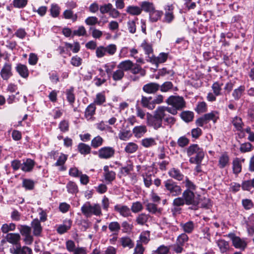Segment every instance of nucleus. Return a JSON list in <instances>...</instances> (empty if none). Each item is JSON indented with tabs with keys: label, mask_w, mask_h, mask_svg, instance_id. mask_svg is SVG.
I'll return each mask as SVG.
<instances>
[{
	"label": "nucleus",
	"mask_w": 254,
	"mask_h": 254,
	"mask_svg": "<svg viewBox=\"0 0 254 254\" xmlns=\"http://www.w3.org/2000/svg\"><path fill=\"white\" fill-rule=\"evenodd\" d=\"M82 214L86 218L91 217L92 215L101 216L102 215V209L100 205L98 203L92 204L90 202H86L81 207Z\"/></svg>",
	"instance_id": "f257e3e1"
},
{
	"label": "nucleus",
	"mask_w": 254,
	"mask_h": 254,
	"mask_svg": "<svg viewBox=\"0 0 254 254\" xmlns=\"http://www.w3.org/2000/svg\"><path fill=\"white\" fill-rule=\"evenodd\" d=\"M166 102L168 105L172 106V109L176 110H181L186 106V102L183 97L179 96H170L166 100Z\"/></svg>",
	"instance_id": "f03ea898"
},
{
	"label": "nucleus",
	"mask_w": 254,
	"mask_h": 254,
	"mask_svg": "<svg viewBox=\"0 0 254 254\" xmlns=\"http://www.w3.org/2000/svg\"><path fill=\"white\" fill-rule=\"evenodd\" d=\"M187 205H191L194 209H196L199 203V196L195 195L193 192L190 190H186L183 193Z\"/></svg>",
	"instance_id": "7ed1b4c3"
},
{
	"label": "nucleus",
	"mask_w": 254,
	"mask_h": 254,
	"mask_svg": "<svg viewBox=\"0 0 254 254\" xmlns=\"http://www.w3.org/2000/svg\"><path fill=\"white\" fill-rule=\"evenodd\" d=\"M165 189L168 191L170 195L172 196L179 195L182 193L181 186L171 179H168L164 182Z\"/></svg>",
	"instance_id": "20e7f679"
},
{
	"label": "nucleus",
	"mask_w": 254,
	"mask_h": 254,
	"mask_svg": "<svg viewBox=\"0 0 254 254\" xmlns=\"http://www.w3.org/2000/svg\"><path fill=\"white\" fill-rule=\"evenodd\" d=\"M65 247L67 251L73 254H87V250L85 247H76L75 242L68 240L65 242Z\"/></svg>",
	"instance_id": "39448f33"
},
{
	"label": "nucleus",
	"mask_w": 254,
	"mask_h": 254,
	"mask_svg": "<svg viewBox=\"0 0 254 254\" xmlns=\"http://www.w3.org/2000/svg\"><path fill=\"white\" fill-rule=\"evenodd\" d=\"M228 237L232 241L233 246L236 249L244 251L247 247L248 242L245 239L241 238L234 234H229Z\"/></svg>",
	"instance_id": "423d86ee"
},
{
	"label": "nucleus",
	"mask_w": 254,
	"mask_h": 254,
	"mask_svg": "<svg viewBox=\"0 0 254 254\" xmlns=\"http://www.w3.org/2000/svg\"><path fill=\"white\" fill-rule=\"evenodd\" d=\"M168 112L172 115H175L177 114L176 110L172 109V108L166 106H159L154 111V114L156 115L158 118L161 119L162 121L166 116V113Z\"/></svg>",
	"instance_id": "0eeeda50"
},
{
	"label": "nucleus",
	"mask_w": 254,
	"mask_h": 254,
	"mask_svg": "<svg viewBox=\"0 0 254 254\" xmlns=\"http://www.w3.org/2000/svg\"><path fill=\"white\" fill-rule=\"evenodd\" d=\"M115 150L112 147H101L98 151V156L100 159H108L114 156Z\"/></svg>",
	"instance_id": "6e6552de"
},
{
	"label": "nucleus",
	"mask_w": 254,
	"mask_h": 254,
	"mask_svg": "<svg viewBox=\"0 0 254 254\" xmlns=\"http://www.w3.org/2000/svg\"><path fill=\"white\" fill-rule=\"evenodd\" d=\"M149 170V167L143 166L141 172V175L143 178L144 184L148 188L152 184V174Z\"/></svg>",
	"instance_id": "1a4fd4ad"
},
{
	"label": "nucleus",
	"mask_w": 254,
	"mask_h": 254,
	"mask_svg": "<svg viewBox=\"0 0 254 254\" xmlns=\"http://www.w3.org/2000/svg\"><path fill=\"white\" fill-rule=\"evenodd\" d=\"M114 210L124 217H127L131 215L130 208L127 205L117 204L114 206Z\"/></svg>",
	"instance_id": "9d476101"
},
{
	"label": "nucleus",
	"mask_w": 254,
	"mask_h": 254,
	"mask_svg": "<svg viewBox=\"0 0 254 254\" xmlns=\"http://www.w3.org/2000/svg\"><path fill=\"white\" fill-rule=\"evenodd\" d=\"M12 66L9 63H6L2 67L0 74L3 80H8L12 75Z\"/></svg>",
	"instance_id": "9b49d317"
},
{
	"label": "nucleus",
	"mask_w": 254,
	"mask_h": 254,
	"mask_svg": "<svg viewBox=\"0 0 254 254\" xmlns=\"http://www.w3.org/2000/svg\"><path fill=\"white\" fill-rule=\"evenodd\" d=\"M168 57V54L167 53H161L157 57L152 55L150 60H148L147 61L153 64L158 65L165 63L167 61Z\"/></svg>",
	"instance_id": "f8f14e48"
},
{
	"label": "nucleus",
	"mask_w": 254,
	"mask_h": 254,
	"mask_svg": "<svg viewBox=\"0 0 254 254\" xmlns=\"http://www.w3.org/2000/svg\"><path fill=\"white\" fill-rule=\"evenodd\" d=\"M35 165V162L30 158L24 160L22 163L21 170L24 172H31Z\"/></svg>",
	"instance_id": "ddd939ff"
},
{
	"label": "nucleus",
	"mask_w": 254,
	"mask_h": 254,
	"mask_svg": "<svg viewBox=\"0 0 254 254\" xmlns=\"http://www.w3.org/2000/svg\"><path fill=\"white\" fill-rule=\"evenodd\" d=\"M68 158V155L61 153L57 162L55 164V166L56 167H59V170L60 171H64L66 169V167L64 164Z\"/></svg>",
	"instance_id": "4468645a"
},
{
	"label": "nucleus",
	"mask_w": 254,
	"mask_h": 254,
	"mask_svg": "<svg viewBox=\"0 0 254 254\" xmlns=\"http://www.w3.org/2000/svg\"><path fill=\"white\" fill-rule=\"evenodd\" d=\"M103 176L105 181L107 183H111L116 178V173L109 170V166L106 165L103 168Z\"/></svg>",
	"instance_id": "2eb2a0df"
},
{
	"label": "nucleus",
	"mask_w": 254,
	"mask_h": 254,
	"mask_svg": "<svg viewBox=\"0 0 254 254\" xmlns=\"http://www.w3.org/2000/svg\"><path fill=\"white\" fill-rule=\"evenodd\" d=\"M11 253L13 254H32V250L27 246L21 247L18 245L11 249Z\"/></svg>",
	"instance_id": "dca6fc26"
},
{
	"label": "nucleus",
	"mask_w": 254,
	"mask_h": 254,
	"mask_svg": "<svg viewBox=\"0 0 254 254\" xmlns=\"http://www.w3.org/2000/svg\"><path fill=\"white\" fill-rule=\"evenodd\" d=\"M96 109V106L93 103H91L86 107L84 112V117L87 121L93 120Z\"/></svg>",
	"instance_id": "f3484780"
},
{
	"label": "nucleus",
	"mask_w": 254,
	"mask_h": 254,
	"mask_svg": "<svg viewBox=\"0 0 254 254\" xmlns=\"http://www.w3.org/2000/svg\"><path fill=\"white\" fill-rule=\"evenodd\" d=\"M160 88V85L157 83L151 82L144 85L143 90L148 94H154Z\"/></svg>",
	"instance_id": "a211bd4d"
},
{
	"label": "nucleus",
	"mask_w": 254,
	"mask_h": 254,
	"mask_svg": "<svg viewBox=\"0 0 254 254\" xmlns=\"http://www.w3.org/2000/svg\"><path fill=\"white\" fill-rule=\"evenodd\" d=\"M162 120L158 118L154 114L153 116L148 119V125L153 127L155 129H157L162 127Z\"/></svg>",
	"instance_id": "6ab92c4d"
},
{
	"label": "nucleus",
	"mask_w": 254,
	"mask_h": 254,
	"mask_svg": "<svg viewBox=\"0 0 254 254\" xmlns=\"http://www.w3.org/2000/svg\"><path fill=\"white\" fill-rule=\"evenodd\" d=\"M72 221L70 219H65L63 223L60 225L57 228V231L60 234H63L69 230L71 227Z\"/></svg>",
	"instance_id": "aec40b11"
},
{
	"label": "nucleus",
	"mask_w": 254,
	"mask_h": 254,
	"mask_svg": "<svg viewBox=\"0 0 254 254\" xmlns=\"http://www.w3.org/2000/svg\"><path fill=\"white\" fill-rule=\"evenodd\" d=\"M140 47L143 49L148 60H150L151 56L154 55L152 45L147 42L145 40H144L141 43Z\"/></svg>",
	"instance_id": "412c9836"
},
{
	"label": "nucleus",
	"mask_w": 254,
	"mask_h": 254,
	"mask_svg": "<svg viewBox=\"0 0 254 254\" xmlns=\"http://www.w3.org/2000/svg\"><path fill=\"white\" fill-rule=\"evenodd\" d=\"M5 239L9 243L17 246L20 240V236L18 233H9L6 235Z\"/></svg>",
	"instance_id": "4be33fe9"
},
{
	"label": "nucleus",
	"mask_w": 254,
	"mask_h": 254,
	"mask_svg": "<svg viewBox=\"0 0 254 254\" xmlns=\"http://www.w3.org/2000/svg\"><path fill=\"white\" fill-rule=\"evenodd\" d=\"M168 175L170 177L179 181H182L184 177L180 170L175 168H171L168 172Z\"/></svg>",
	"instance_id": "5701e85b"
},
{
	"label": "nucleus",
	"mask_w": 254,
	"mask_h": 254,
	"mask_svg": "<svg viewBox=\"0 0 254 254\" xmlns=\"http://www.w3.org/2000/svg\"><path fill=\"white\" fill-rule=\"evenodd\" d=\"M246 87L244 85H241L235 89L232 92V96L235 100H239L245 94Z\"/></svg>",
	"instance_id": "b1692460"
},
{
	"label": "nucleus",
	"mask_w": 254,
	"mask_h": 254,
	"mask_svg": "<svg viewBox=\"0 0 254 254\" xmlns=\"http://www.w3.org/2000/svg\"><path fill=\"white\" fill-rule=\"evenodd\" d=\"M232 123L237 131L241 132L243 131L244 124L241 118L237 116L235 117L232 119Z\"/></svg>",
	"instance_id": "393cba45"
},
{
	"label": "nucleus",
	"mask_w": 254,
	"mask_h": 254,
	"mask_svg": "<svg viewBox=\"0 0 254 254\" xmlns=\"http://www.w3.org/2000/svg\"><path fill=\"white\" fill-rule=\"evenodd\" d=\"M140 6L134 5H129L126 8V11L127 13L132 16H138L141 13Z\"/></svg>",
	"instance_id": "a878e982"
},
{
	"label": "nucleus",
	"mask_w": 254,
	"mask_h": 254,
	"mask_svg": "<svg viewBox=\"0 0 254 254\" xmlns=\"http://www.w3.org/2000/svg\"><path fill=\"white\" fill-rule=\"evenodd\" d=\"M16 71L24 78H27L29 76V70L27 67L24 64H19L15 67Z\"/></svg>",
	"instance_id": "bb28decb"
},
{
	"label": "nucleus",
	"mask_w": 254,
	"mask_h": 254,
	"mask_svg": "<svg viewBox=\"0 0 254 254\" xmlns=\"http://www.w3.org/2000/svg\"><path fill=\"white\" fill-rule=\"evenodd\" d=\"M204 152L203 151L198 152V153L192 156L189 159V162L191 164H201L202 161L204 157Z\"/></svg>",
	"instance_id": "cd10ccee"
},
{
	"label": "nucleus",
	"mask_w": 254,
	"mask_h": 254,
	"mask_svg": "<svg viewBox=\"0 0 254 254\" xmlns=\"http://www.w3.org/2000/svg\"><path fill=\"white\" fill-rule=\"evenodd\" d=\"M118 136L121 140L127 141L132 136V132L129 128H124L121 129Z\"/></svg>",
	"instance_id": "c85d7f7f"
},
{
	"label": "nucleus",
	"mask_w": 254,
	"mask_h": 254,
	"mask_svg": "<svg viewBox=\"0 0 254 254\" xmlns=\"http://www.w3.org/2000/svg\"><path fill=\"white\" fill-rule=\"evenodd\" d=\"M31 227L34 235L37 236H39L42 230L40 221L38 219H34L31 223Z\"/></svg>",
	"instance_id": "c756f323"
},
{
	"label": "nucleus",
	"mask_w": 254,
	"mask_h": 254,
	"mask_svg": "<svg viewBox=\"0 0 254 254\" xmlns=\"http://www.w3.org/2000/svg\"><path fill=\"white\" fill-rule=\"evenodd\" d=\"M66 98L69 104L73 106L75 100V96L74 93V88L70 87L69 88L66 89L65 91Z\"/></svg>",
	"instance_id": "7c9ffc66"
},
{
	"label": "nucleus",
	"mask_w": 254,
	"mask_h": 254,
	"mask_svg": "<svg viewBox=\"0 0 254 254\" xmlns=\"http://www.w3.org/2000/svg\"><path fill=\"white\" fill-rule=\"evenodd\" d=\"M119 242L123 248H128L130 249L134 246L132 240L127 236H125L120 239Z\"/></svg>",
	"instance_id": "2f4dec72"
},
{
	"label": "nucleus",
	"mask_w": 254,
	"mask_h": 254,
	"mask_svg": "<svg viewBox=\"0 0 254 254\" xmlns=\"http://www.w3.org/2000/svg\"><path fill=\"white\" fill-rule=\"evenodd\" d=\"M140 8H142L141 12L143 10L149 13L155 9L154 4L148 1H143L140 3Z\"/></svg>",
	"instance_id": "473e14b6"
},
{
	"label": "nucleus",
	"mask_w": 254,
	"mask_h": 254,
	"mask_svg": "<svg viewBox=\"0 0 254 254\" xmlns=\"http://www.w3.org/2000/svg\"><path fill=\"white\" fill-rule=\"evenodd\" d=\"M147 131V128L145 126H139L135 127L132 130L135 137L140 138L142 137Z\"/></svg>",
	"instance_id": "72a5a7b5"
},
{
	"label": "nucleus",
	"mask_w": 254,
	"mask_h": 254,
	"mask_svg": "<svg viewBox=\"0 0 254 254\" xmlns=\"http://www.w3.org/2000/svg\"><path fill=\"white\" fill-rule=\"evenodd\" d=\"M204 115L207 123L212 121L213 123L215 124L219 119V113L217 111H212L210 113L204 114Z\"/></svg>",
	"instance_id": "f704fd0d"
},
{
	"label": "nucleus",
	"mask_w": 254,
	"mask_h": 254,
	"mask_svg": "<svg viewBox=\"0 0 254 254\" xmlns=\"http://www.w3.org/2000/svg\"><path fill=\"white\" fill-rule=\"evenodd\" d=\"M229 162V157L226 153L222 154L219 158L218 167L221 168H224L226 167Z\"/></svg>",
	"instance_id": "c9c22d12"
},
{
	"label": "nucleus",
	"mask_w": 254,
	"mask_h": 254,
	"mask_svg": "<svg viewBox=\"0 0 254 254\" xmlns=\"http://www.w3.org/2000/svg\"><path fill=\"white\" fill-rule=\"evenodd\" d=\"M216 244L221 253H226L229 249V243L224 240H218Z\"/></svg>",
	"instance_id": "e433bc0d"
},
{
	"label": "nucleus",
	"mask_w": 254,
	"mask_h": 254,
	"mask_svg": "<svg viewBox=\"0 0 254 254\" xmlns=\"http://www.w3.org/2000/svg\"><path fill=\"white\" fill-rule=\"evenodd\" d=\"M203 151V149L199 147L197 144H192L190 145L187 149V155L190 158L198 152Z\"/></svg>",
	"instance_id": "4c0bfd02"
},
{
	"label": "nucleus",
	"mask_w": 254,
	"mask_h": 254,
	"mask_svg": "<svg viewBox=\"0 0 254 254\" xmlns=\"http://www.w3.org/2000/svg\"><path fill=\"white\" fill-rule=\"evenodd\" d=\"M77 149L80 154L86 155L90 153L91 148L89 145L84 143H80L77 146Z\"/></svg>",
	"instance_id": "58836bf2"
},
{
	"label": "nucleus",
	"mask_w": 254,
	"mask_h": 254,
	"mask_svg": "<svg viewBox=\"0 0 254 254\" xmlns=\"http://www.w3.org/2000/svg\"><path fill=\"white\" fill-rule=\"evenodd\" d=\"M141 103L143 107L147 108L148 109L152 110L154 109V103L152 97H142Z\"/></svg>",
	"instance_id": "ea45409f"
},
{
	"label": "nucleus",
	"mask_w": 254,
	"mask_h": 254,
	"mask_svg": "<svg viewBox=\"0 0 254 254\" xmlns=\"http://www.w3.org/2000/svg\"><path fill=\"white\" fill-rule=\"evenodd\" d=\"M133 66V63L130 60H126L121 62L118 65V68L123 70V71L130 70L131 67Z\"/></svg>",
	"instance_id": "a19ab883"
},
{
	"label": "nucleus",
	"mask_w": 254,
	"mask_h": 254,
	"mask_svg": "<svg viewBox=\"0 0 254 254\" xmlns=\"http://www.w3.org/2000/svg\"><path fill=\"white\" fill-rule=\"evenodd\" d=\"M35 182L30 179H23L22 186L26 190H33L34 189Z\"/></svg>",
	"instance_id": "79ce46f5"
},
{
	"label": "nucleus",
	"mask_w": 254,
	"mask_h": 254,
	"mask_svg": "<svg viewBox=\"0 0 254 254\" xmlns=\"http://www.w3.org/2000/svg\"><path fill=\"white\" fill-rule=\"evenodd\" d=\"M180 226L185 232L189 234L192 233L194 228V224L191 221L185 223H181Z\"/></svg>",
	"instance_id": "37998d69"
},
{
	"label": "nucleus",
	"mask_w": 254,
	"mask_h": 254,
	"mask_svg": "<svg viewBox=\"0 0 254 254\" xmlns=\"http://www.w3.org/2000/svg\"><path fill=\"white\" fill-rule=\"evenodd\" d=\"M233 171L235 174H238L242 171L241 160L240 158H236L233 161Z\"/></svg>",
	"instance_id": "c03bdc74"
},
{
	"label": "nucleus",
	"mask_w": 254,
	"mask_h": 254,
	"mask_svg": "<svg viewBox=\"0 0 254 254\" xmlns=\"http://www.w3.org/2000/svg\"><path fill=\"white\" fill-rule=\"evenodd\" d=\"M133 169V166L132 163L128 161L127 165L125 167H122L120 169L121 173L124 176H128L131 175V171Z\"/></svg>",
	"instance_id": "a18cd8bd"
},
{
	"label": "nucleus",
	"mask_w": 254,
	"mask_h": 254,
	"mask_svg": "<svg viewBox=\"0 0 254 254\" xmlns=\"http://www.w3.org/2000/svg\"><path fill=\"white\" fill-rule=\"evenodd\" d=\"M95 127L97 129L100 131L108 130L110 132L112 133L114 132L112 127L107 125L103 121H101L99 123H96L95 124Z\"/></svg>",
	"instance_id": "49530a36"
},
{
	"label": "nucleus",
	"mask_w": 254,
	"mask_h": 254,
	"mask_svg": "<svg viewBox=\"0 0 254 254\" xmlns=\"http://www.w3.org/2000/svg\"><path fill=\"white\" fill-rule=\"evenodd\" d=\"M106 102V96L104 92H100L98 93L96 97L94 99V102L95 105H97L98 106H101L103 104Z\"/></svg>",
	"instance_id": "de8ad7c7"
},
{
	"label": "nucleus",
	"mask_w": 254,
	"mask_h": 254,
	"mask_svg": "<svg viewBox=\"0 0 254 254\" xmlns=\"http://www.w3.org/2000/svg\"><path fill=\"white\" fill-rule=\"evenodd\" d=\"M67 191L71 194H76L78 192V188L76 184L72 181H69L66 186Z\"/></svg>",
	"instance_id": "09e8293b"
},
{
	"label": "nucleus",
	"mask_w": 254,
	"mask_h": 254,
	"mask_svg": "<svg viewBox=\"0 0 254 254\" xmlns=\"http://www.w3.org/2000/svg\"><path fill=\"white\" fill-rule=\"evenodd\" d=\"M108 229L112 233L118 234L121 230V225L117 221H112L109 223Z\"/></svg>",
	"instance_id": "8fccbe9b"
},
{
	"label": "nucleus",
	"mask_w": 254,
	"mask_h": 254,
	"mask_svg": "<svg viewBox=\"0 0 254 254\" xmlns=\"http://www.w3.org/2000/svg\"><path fill=\"white\" fill-rule=\"evenodd\" d=\"M162 14L163 12L162 11L155 10V8L149 13V19L153 22H156L161 18Z\"/></svg>",
	"instance_id": "3c124183"
},
{
	"label": "nucleus",
	"mask_w": 254,
	"mask_h": 254,
	"mask_svg": "<svg viewBox=\"0 0 254 254\" xmlns=\"http://www.w3.org/2000/svg\"><path fill=\"white\" fill-rule=\"evenodd\" d=\"M223 85V83L219 81L214 82L211 86V88L214 94L217 96L220 95L221 94Z\"/></svg>",
	"instance_id": "603ef678"
},
{
	"label": "nucleus",
	"mask_w": 254,
	"mask_h": 254,
	"mask_svg": "<svg viewBox=\"0 0 254 254\" xmlns=\"http://www.w3.org/2000/svg\"><path fill=\"white\" fill-rule=\"evenodd\" d=\"M146 209L152 214H160L162 209L158 208L157 205L153 203H148L146 205Z\"/></svg>",
	"instance_id": "864d4df0"
},
{
	"label": "nucleus",
	"mask_w": 254,
	"mask_h": 254,
	"mask_svg": "<svg viewBox=\"0 0 254 254\" xmlns=\"http://www.w3.org/2000/svg\"><path fill=\"white\" fill-rule=\"evenodd\" d=\"M63 17L66 19H71L73 22L77 20V15L74 14L73 11L70 9H66L63 12Z\"/></svg>",
	"instance_id": "5fc2aeb1"
},
{
	"label": "nucleus",
	"mask_w": 254,
	"mask_h": 254,
	"mask_svg": "<svg viewBox=\"0 0 254 254\" xmlns=\"http://www.w3.org/2000/svg\"><path fill=\"white\" fill-rule=\"evenodd\" d=\"M104 142L103 138L100 135L94 137L91 142V146L93 148H97L102 145Z\"/></svg>",
	"instance_id": "6e6d98bb"
},
{
	"label": "nucleus",
	"mask_w": 254,
	"mask_h": 254,
	"mask_svg": "<svg viewBox=\"0 0 254 254\" xmlns=\"http://www.w3.org/2000/svg\"><path fill=\"white\" fill-rule=\"evenodd\" d=\"M181 117L183 121L188 123L192 121L194 114L192 112L189 111H184L181 113Z\"/></svg>",
	"instance_id": "4d7b16f0"
},
{
	"label": "nucleus",
	"mask_w": 254,
	"mask_h": 254,
	"mask_svg": "<svg viewBox=\"0 0 254 254\" xmlns=\"http://www.w3.org/2000/svg\"><path fill=\"white\" fill-rule=\"evenodd\" d=\"M141 145L145 148H149L156 144V140L152 137L145 138L142 139L141 141Z\"/></svg>",
	"instance_id": "13d9d810"
},
{
	"label": "nucleus",
	"mask_w": 254,
	"mask_h": 254,
	"mask_svg": "<svg viewBox=\"0 0 254 254\" xmlns=\"http://www.w3.org/2000/svg\"><path fill=\"white\" fill-rule=\"evenodd\" d=\"M138 145L134 142H128L125 148V151L129 154L133 153L135 152L138 149Z\"/></svg>",
	"instance_id": "bf43d9fd"
},
{
	"label": "nucleus",
	"mask_w": 254,
	"mask_h": 254,
	"mask_svg": "<svg viewBox=\"0 0 254 254\" xmlns=\"http://www.w3.org/2000/svg\"><path fill=\"white\" fill-rule=\"evenodd\" d=\"M64 45L65 48L70 49L73 53H77L80 51V46L78 42H74L73 44L66 42Z\"/></svg>",
	"instance_id": "052dcab7"
},
{
	"label": "nucleus",
	"mask_w": 254,
	"mask_h": 254,
	"mask_svg": "<svg viewBox=\"0 0 254 254\" xmlns=\"http://www.w3.org/2000/svg\"><path fill=\"white\" fill-rule=\"evenodd\" d=\"M125 73L123 70L118 68L114 71L111 74V76L114 81L121 80L124 77Z\"/></svg>",
	"instance_id": "680f3d73"
},
{
	"label": "nucleus",
	"mask_w": 254,
	"mask_h": 254,
	"mask_svg": "<svg viewBox=\"0 0 254 254\" xmlns=\"http://www.w3.org/2000/svg\"><path fill=\"white\" fill-rule=\"evenodd\" d=\"M242 188L244 190L248 191H250L252 189H254V178L243 181L242 183Z\"/></svg>",
	"instance_id": "e2e57ef3"
},
{
	"label": "nucleus",
	"mask_w": 254,
	"mask_h": 254,
	"mask_svg": "<svg viewBox=\"0 0 254 254\" xmlns=\"http://www.w3.org/2000/svg\"><path fill=\"white\" fill-rule=\"evenodd\" d=\"M141 244H147L150 241V232L149 231H144L142 232L139 236V240Z\"/></svg>",
	"instance_id": "0e129e2a"
},
{
	"label": "nucleus",
	"mask_w": 254,
	"mask_h": 254,
	"mask_svg": "<svg viewBox=\"0 0 254 254\" xmlns=\"http://www.w3.org/2000/svg\"><path fill=\"white\" fill-rule=\"evenodd\" d=\"M116 66V63H109L104 65V68L109 77L111 76V74L114 72L113 70Z\"/></svg>",
	"instance_id": "69168bd1"
},
{
	"label": "nucleus",
	"mask_w": 254,
	"mask_h": 254,
	"mask_svg": "<svg viewBox=\"0 0 254 254\" xmlns=\"http://www.w3.org/2000/svg\"><path fill=\"white\" fill-rule=\"evenodd\" d=\"M16 225L14 223H5L2 225L1 227V231L3 233L6 234L9 231H14Z\"/></svg>",
	"instance_id": "338daca9"
},
{
	"label": "nucleus",
	"mask_w": 254,
	"mask_h": 254,
	"mask_svg": "<svg viewBox=\"0 0 254 254\" xmlns=\"http://www.w3.org/2000/svg\"><path fill=\"white\" fill-rule=\"evenodd\" d=\"M170 251V248L168 246L161 245L158 249L152 252L151 254H168Z\"/></svg>",
	"instance_id": "774afa93"
}]
</instances>
